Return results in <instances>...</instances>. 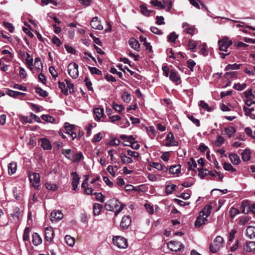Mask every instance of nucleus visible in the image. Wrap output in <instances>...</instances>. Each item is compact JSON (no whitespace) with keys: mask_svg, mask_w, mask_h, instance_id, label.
<instances>
[{"mask_svg":"<svg viewBox=\"0 0 255 255\" xmlns=\"http://www.w3.org/2000/svg\"><path fill=\"white\" fill-rule=\"evenodd\" d=\"M212 207L207 204L199 212L194 223L196 228H200L202 225L206 224L208 221L207 218L210 215Z\"/></svg>","mask_w":255,"mask_h":255,"instance_id":"1","label":"nucleus"},{"mask_svg":"<svg viewBox=\"0 0 255 255\" xmlns=\"http://www.w3.org/2000/svg\"><path fill=\"white\" fill-rule=\"evenodd\" d=\"M224 241L222 237L218 236L213 243L210 244L209 250L212 253H217L224 246Z\"/></svg>","mask_w":255,"mask_h":255,"instance_id":"2","label":"nucleus"},{"mask_svg":"<svg viewBox=\"0 0 255 255\" xmlns=\"http://www.w3.org/2000/svg\"><path fill=\"white\" fill-rule=\"evenodd\" d=\"M68 74L73 79H76L78 77V65L76 63H71L68 66Z\"/></svg>","mask_w":255,"mask_h":255,"instance_id":"3","label":"nucleus"},{"mask_svg":"<svg viewBox=\"0 0 255 255\" xmlns=\"http://www.w3.org/2000/svg\"><path fill=\"white\" fill-rule=\"evenodd\" d=\"M233 44L232 40H229L228 37H225L218 41L219 48L220 51H227L228 48Z\"/></svg>","mask_w":255,"mask_h":255,"instance_id":"4","label":"nucleus"},{"mask_svg":"<svg viewBox=\"0 0 255 255\" xmlns=\"http://www.w3.org/2000/svg\"><path fill=\"white\" fill-rule=\"evenodd\" d=\"M114 244L119 248L126 249L128 247V242L127 240L120 236L114 237L113 239Z\"/></svg>","mask_w":255,"mask_h":255,"instance_id":"5","label":"nucleus"},{"mask_svg":"<svg viewBox=\"0 0 255 255\" xmlns=\"http://www.w3.org/2000/svg\"><path fill=\"white\" fill-rule=\"evenodd\" d=\"M120 202L118 200L113 198L105 204V209L108 211H114L119 206Z\"/></svg>","mask_w":255,"mask_h":255,"instance_id":"6","label":"nucleus"},{"mask_svg":"<svg viewBox=\"0 0 255 255\" xmlns=\"http://www.w3.org/2000/svg\"><path fill=\"white\" fill-rule=\"evenodd\" d=\"M167 246L170 250L177 252L184 248V245L179 242L170 241L168 243Z\"/></svg>","mask_w":255,"mask_h":255,"instance_id":"7","label":"nucleus"},{"mask_svg":"<svg viewBox=\"0 0 255 255\" xmlns=\"http://www.w3.org/2000/svg\"><path fill=\"white\" fill-rule=\"evenodd\" d=\"M29 180L32 185L35 187L38 188L39 187V184L40 180V175L37 173H32L30 174Z\"/></svg>","mask_w":255,"mask_h":255,"instance_id":"8","label":"nucleus"},{"mask_svg":"<svg viewBox=\"0 0 255 255\" xmlns=\"http://www.w3.org/2000/svg\"><path fill=\"white\" fill-rule=\"evenodd\" d=\"M170 80L173 83H175L177 85L181 83V80L178 72L175 69H171L169 75Z\"/></svg>","mask_w":255,"mask_h":255,"instance_id":"9","label":"nucleus"},{"mask_svg":"<svg viewBox=\"0 0 255 255\" xmlns=\"http://www.w3.org/2000/svg\"><path fill=\"white\" fill-rule=\"evenodd\" d=\"M131 220L129 216H124L120 223V228L123 230L127 229L131 224Z\"/></svg>","mask_w":255,"mask_h":255,"instance_id":"10","label":"nucleus"},{"mask_svg":"<svg viewBox=\"0 0 255 255\" xmlns=\"http://www.w3.org/2000/svg\"><path fill=\"white\" fill-rule=\"evenodd\" d=\"M166 138L168 140V142L165 144L166 146H170L178 145V142L175 140L173 134L171 132H169L167 135Z\"/></svg>","mask_w":255,"mask_h":255,"instance_id":"11","label":"nucleus"},{"mask_svg":"<svg viewBox=\"0 0 255 255\" xmlns=\"http://www.w3.org/2000/svg\"><path fill=\"white\" fill-rule=\"evenodd\" d=\"M90 25L91 27L95 29L102 30L103 26L101 24V21L98 20V17L95 16L92 18L91 21Z\"/></svg>","mask_w":255,"mask_h":255,"instance_id":"12","label":"nucleus"},{"mask_svg":"<svg viewBox=\"0 0 255 255\" xmlns=\"http://www.w3.org/2000/svg\"><path fill=\"white\" fill-rule=\"evenodd\" d=\"M54 231L52 227H47L45 229V238L47 242H51L54 238Z\"/></svg>","mask_w":255,"mask_h":255,"instance_id":"13","label":"nucleus"},{"mask_svg":"<svg viewBox=\"0 0 255 255\" xmlns=\"http://www.w3.org/2000/svg\"><path fill=\"white\" fill-rule=\"evenodd\" d=\"M6 94L9 96L10 97L14 98H20L21 97L24 96L26 94L18 91H13L12 90L8 89L6 91Z\"/></svg>","mask_w":255,"mask_h":255,"instance_id":"14","label":"nucleus"},{"mask_svg":"<svg viewBox=\"0 0 255 255\" xmlns=\"http://www.w3.org/2000/svg\"><path fill=\"white\" fill-rule=\"evenodd\" d=\"M71 175L73 177V181L72 182L73 190H76L78 187L80 178L76 172H72Z\"/></svg>","mask_w":255,"mask_h":255,"instance_id":"15","label":"nucleus"},{"mask_svg":"<svg viewBox=\"0 0 255 255\" xmlns=\"http://www.w3.org/2000/svg\"><path fill=\"white\" fill-rule=\"evenodd\" d=\"M130 46L137 51L140 50V44L138 41L133 37L130 38L128 41Z\"/></svg>","mask_w":255,"mask_h":255,"instance_id":"16","label":"nucleus"},{"mask_svg":"<svg viewBox=\"0 0 255 255\" xmlns=\"http://www.w3.org/2000/svg\"><path fill=\"white\" fill-rule=\"evenodd\" d=\"M182 27L184 28V31L187 34L193 35L194 33L195 28L194 26H190L187 22H183L182 23Z\"/></svg>","mask_w":255,"mask_h":255,"instance_id":"17","label":"nucleus"},{"mask_svg":"<svg viewBox=\"0 0 255 255\" xmlns=\"http://www.w3.org/2000/svg\"><path fill=\"white\" fill-rule=\"evenodd\" d=\"M241 208L242 213L247 214L251 211V207L248 200H244L242 202Z\"/></svg>","mask_w":255,"mask_h":255,"instance_id":"18","label":"nucleus"},{"mask_svg":"<svg viewBox=\"0 0 255 255\" xmlns=\"http://www.w3.org/2000/svg\"><path fill=\"white\" fill-rule=\"evenodd\" d=\"M40 140L41 141V146L44 150H50L52 148V145L48 139L43 138H41Z\"/></svg>","mask_w":255,"mask_h":255,"instance_id":"19","label":"nucleus"},{"mask_svg":"<svg viewBox=\"0 0 255 255\" xmlns=\"http://www.w3.org/2000/svg\"><path fill=\"white\" fill-rule=\"evenodd\" d=\"M51 220H59L62 219L63 215L62 212L59 210L53 211L51 213Z\"/></svg>","mask_w":255,"mask_h":255,"instance_id":"20","label":"nucleus"},{"mask_svg":"<svg viewBox=\"0 0 255 255\" xmlns=\"http://www.w3.org/2000/svg\"><path fill=\"white\" fill-rule=\"evenodd\" d=\"M32 242L34 246H37L41 244L42 239L37 233H34L32 235Z\"/></svg>","mask_w":255,"mask_h":255,"instance_id":"21","label":"nucleus"},{"mask_svg":"<svg viewBox=\"0 0 255 255\" xmlns=\"http://www.w3.org/2000/svg\"><path fill=\"white\" fill-rule=\"evenodd\" d=\"M244 250L248 252H251L255 250V242L250 241L246 243Z\"/></svg>","mask_w":255,"mask_h":255,"instance_id":"22","label":"nucleus"},{"mask_svg":"<svg viewBox=\"0 0 255 255\" xmlns=\"http://www.w3.org/2000/svg\"><path fill=\"white\" fill-rule=\"evenodd\" d=\"M103 205L99 203H95L93 205V214L95 216L100 214Z\"/></svg>","mask_w":255,"mask_h":255,"instance_id":"23","label":"nucleus"},{"mask_svg":"<svg viewBox=\"0 0 255 255\" xmlns=\"http://www.w3.org/2000/svg\"><path fill=\"white\" fill-rule=\"evenodd\" d=\"M247 236L251 239L255 238V227L249 226L247 230Z\"/></svg>","mask_w":255,"mask_h":255,"instance_id":"24","label":"nucleus"},{"mask_svg":"<svg viewBox=\"0 0 255 255\" xmlns=\"http://www.w3.org/2000/svg\"><path fill=\"white\" fill-rule=\"evenodd\" d=\"M229 158L232 163L235 165H238L241 162L239 156L236 153L230 154Z\"/></svg>","mask_w":255,"mask_h":255,"instance_id":"25","label":"nucleus"},{"mask_svg":"<svg viewBox=\"0 0 255 255\" xmlns=\"http://www.w3.org/2000/svg\"><path fill=\"white\" fill-rule=\"evenodd\" d=\"M64 128L65 129L64 132L66 134H70V133L74 130L75 126L74 125H70L68 123H65L64 124Z\"/></svg>","mask_w":255,"mask_h":255,"instance_id":"26","label":"nucleus"},{"mask_svg":"<svg viewBox=\"0 0 255 255\" xmlns=\"http://www.w3.org/2000/svg\"><path fill=\"white\" fill-rule=\"evenodd\" d=\"M140 8L141 13L146 16H149L151 13L153 12V10L148 9L147 7L144 4H141Z\"/></svg>","mask_w":255,"mask_h":255,"instance_id":"27","label":"nucleus"},{"mask_svg":"<svg viewBox=\"0 0 255 255\" xmlns=\"http://www.w3.org/2000/svg\"><path fill=\"white\" fill-rule=\"evenodd\" d=\"M94 114L96 115L97 121L100 120V118L104 115V109L103 108H96L94 110Z\"/></svg>","mask_w":255,"mask_h":255,"instance_id":"28","label":"nucleus"},{"mask_svg":"<svg viewBox=\"0 0 255 255\" xmlns=\"http://www.w3.org/2000/svg\"><path fill=\"white\" fill-rule=\"evenodd\" d=\"M16 170V163L11 162L8 165V173L9 175L14 174Z\"/></svg>","mask_w":255,"mask_h":255,"instance_id":"29","label":"nucleus"},{"mask_svg":"<svg viewBox=\"0 0 255 255\" xmlns=\"http://www.w3.org/2000/svg\"><path fill=\"white\" fill-rule=\"evenodd\" d=\"M120 156L122 162L124 164H129L133 162V160L131 157L127 156L123 153L121 154Z\"/></svg>","mask_w":255,"mask_h":255,"instance_id":"30","label":"nucleus"},{"mask_svg":"<svg viewBox=\"0 0 255 255\" xmlns=\"http://www.w3.org/2000/svg\"><path fill=\"white\" fill-rule=\"evenodd\" d=\"M169 172L172 174L179 173L181 171V165H175L171 166L169 168Z\"/></svg>","mask_w":255,"mask_h":255,"instance_id":"31","label":"nucleus"},{"mask_svg":"<svg viewBox=\"0 0 255 255\" xmlns=\"http://www.w3.org/2000/svg\"><path fill=\"white\" fill-rule=\"evenodd\" d=\"M251 158V152L249 149H246L242 153V158L243 161H247L250 159Z\"/></svg>","mask_w":255,"mask_h":255,"instance_id":"32","label":"nucleus"},{"mask_svg":"<svg viewBox=\"0 0 255 255\" xmlns=\"http://www.w3.org/2000/svg\"><path fill=\"white\" fill-rule=\"evenodd\" d=\"M242 66L241 64H229L227 65V66L225 67V70L228 71L231 70H237L239 69Z\"/></svg>","mask_w":255,"mask_h":255,"instance_id":"33","label":"nucleus"},{"mask_svg":"<svg viewBox=\"0 0 255 255\" xmlns=\"http://www.w3.org/2000/svg\"><path fill=\"white\" fill-rule=\"evenodd\" d=\"M225 131L229 137H231L236 132V128L233 127H229L225 128Z\"/></svg>","mask_w":255,"mask_h":255,"instance_id":"34","label":"nucleus"},{"mask_svg":"<svg viewBox=\"0 0 255 255\" xmlns=\"http://www.w3.org/2000/svg\"><path fill=\"white\" fill-rule=\"evenodd\" d=\"M176 185L174 184H168L166 186V194H172L174 191H175L176 189Z\"/></svg>","mask_w":255,"mask_h":255,"instance_id":"35","label":"nucleus"},{"mask_svg":"<svg viewBox=\"0 0 255 255\" xmlns=\"http://www.w3.org/2000/svg\"><path fill=\"white\" fill-rule=\"evenodd\" d=\"M34 66L38 71H42L43 69V64L41 62V59L39 57H36L35 59Z\"/></svg>","mask_w":255,"mask_h":255,"instance_id":"36","label":"nucleus"},{"mask_svg":"<svg viewBox=\"0 0 255 255\" xmlns=\"http://www.w3.org/2000/svg\"><path fill=\"white\" fill-rule=\"evenodd\" d=\"M199 106L208 112H210L213 111V109L210 107L208 104L206 103L204 101H200L199 104Z\"/></svg>","mask_w":255,"mask_h":255,"instance_id":"37","label":"nucleus"},{"mask_svg":"<svg viewBox=\"0 0 255 255\" xmlns=\"http://www.w3.org/2000/svg\"><path fill=\"white\" fill-rule=\"evenodd\" d=\"M59 88L61 90L62 93L65 95H68V90L63 82H58Z\"/></svg>","mask_w":255,"mask_h":255,"instance_id":"38","label":"nucleus"},{"mask_svg":"<svg viewBox=\"0 0 255 255\" xmlns=\"http://www.w3.org/2000/svg\"><path fill=\"white\" fill-rule=\"evenodd\" d=\"M163 4L165 5V7H166V11L168 12H170L172 7V2L171 0H161Z\"/></svg>","mask_w":255,"mask_h":255,"instance_id":"39","label":"nucleus"},{"mask_svg":"<svg viewBox=\"0 0 255 255\" xmlns=\"http://www.w3.org/2000/svg\"><path fill=\"white\" fill-rule=\"evenodd\" d=\"M20 215V209L18 207H15L13 209V213L10 214L11 217L13 218H15L17 220H19Z\"/></svg>","mask_w":255,"mask_h":255,"instance_id":"40","label":"nucleus"},{"mask_svg":"<svg viewBox=\"0 0 255 255\" xmlns=\"http://www.w3.org/2000/svg\"><path fill=\"white\" fill-rule=\"evenodd\" d=\"M178 37V35L176 34L175 32H171L167 36L168 41L174 43Z\"/></svg>","mask_w":255,"mask_h":255,"instance_id":"41","label":"nucleus"},{"mask_svg":"<svg viewBox=\"0 0 255 255\" xmlns=\"http://www.w3.org/2000/svg\"><path fill=\"white\" fill-rule=\"evenodd\" d=\"M65 240L66 243L70 246L73 247L75 243V239L70 236L66 235L65 237Z\"/></svg>","mask_w":255,"mask_h":255,"instance_id":"42","label":"nucleus"},{"mask_svg":"<svg viewBox=\"0 0 255 255\" xmlns=\"http://www.w3.org/2000/svg\"><path fill=\"white\" fill-rule=\"evenodd\" d=\"M45 185L46 189L50 191H55L58 188L57 185L55 183L47 182Z\"/></svg>","mask_w":255,"mask_h":255,"instance_id":"43","label":"nucleus"},{"mask_svg":"<svg viewBox=\"0 0 255 255\" xmlns=\"http://www.w3.org/2000/svg\"><path fill=\"white\" fill-rule=\"evenodd\" d=\"M35 92L39 94V96L44 98L48 96V93L40 87L36 88Z\"/></svg>","mask_w":255,"mask_h":255,"instance_id":"44","label":"nucleus"},{"mask_svg":"<svg viewBox=\"0 0 255 255\" xmlns=\"http://www.w3.org/2000/svg\"><path fill=\"white\" fill-rule=\"evenodd\" d=\"M223 168L225 170L234 172L236 171V169L230 164L224 162L223 164Z\"/></svg>","mask_w":255,"mask_h":255,"instance_id":"45","label":"nucleus"},{"mask_svg":"<svg viewBox=\"0 0 255 255\" xmlns=\"http://www.w3.org/2000/svg\"><path fill=\"white\" fill-rule=\"evenodd\" d=\"M150 3L155 6L159 7L161 9H163L165 7V5H163L161 1H158V0H151Z\"/></svg>","mask_w":255,"mask_h":255,"instance_id":"46","label":"nucleus"},{"mask_svg":"<svg viewBox=\"0 0 255 255\" xmlns=\"http://www.w3.org/2000/svg\"><path fill=\"white\" fill-rule=\"evenodd\" d=\"M188 165L189 170H194V168L197 167V164L193 157L190 158V161L188 162Z\"/></svg>","mask_w":255,"mask_h":255,"instance_id":"47","label":"nucleus"},{"mask_svg":"<svg viewBox=\"0 0 255 255\" xmlns=\"http://www.w3.org/2000/svg\"><path fill=\"white\" fill-rule=\"evenodd\" d=\"M197 45V43L196 41L190 40L188 42L187 47H188V49L191 50V51H194Z\"/></svg>","mask_w":255,"mask_h":255,"instance_id":"48","label":"nucleus"},{"mask_svg":"<svg viewBox=\"0 0 255 255\" xmlns=\"http://www.w3.org/2000/svg\"><path fill=\"white\" fill-rule=\"evenodd\" d=\"M224 77L228 79L233 78H237L238 74L237 72H228L224 74Z\"/></svg>","mask_w":255,"mask_h":255,"instance_id":"49","label":"nucleus"},{"mask_svg":"<svg viewBox=\"0 0 255 255\" xmlns=\"http://www.w3.org/2000/svg\"><path fill=\"white\" fill-rule=\"evenodd\" d=\"M65 81L66 83V88L67 89L69 90V92L70 93H73L75 92L74 91V85L73 84L71 83L67 79L65 80Z\"/></svg>","mask_w":255,"mask_h":255,"instance_id":"50","label":"nucleus"},{"mask_svg":"<svg viewBox=\"0 0 255 255\" xmlns=\"http://www.w3.org/2000/svg\"><path fill=\"white\" fill-rule=\"evenodd\" d=\"M84 158V156L81 152H79L78 153H76L74 155V158L73 159V162L75 163L79 162L81 160Z\"/></svg>","mask_w":255,"mask_h":255,"instance_id":"51","label":"nucleus"},{"mask_svg":"<svg viewBox=\"0 0 255 255\" xmlns=\"http://www.w3.org/2000/svg\"><path fill=\"white\" fill-rule=\"evenodd\" d=\"M247 87V84L246 83L244 84H240L239 83L235 84L233 88L238 91H242L244 89L246 88Z\"/></svg>","mask_w":255,"mask_h":255,"instance_id":"52","label":"nucleus"},{"mask_svg":"<svg viewBox=\"0 0 255 255\" xmlns=\"http://www.w3.org/2000/svg\"><path fill=\"white\" fill-rule=\"evenodd\" d=\"M88 69L92 74L101 75L102 74V71L96 67L89 66Z\"/></svg>","mask_w":255,"mask_h":255,"instance_id":"53","label":"nucleus"},{"mask_svg":"<svg viewBox=\"0 0 255 255\" xmlns=\"http://www.w3.org/2000/svg\"><path fill=\"white\" fill-rule=\"evenodd\" d=\"M122 99L126 103H128L131 100V96L127 92H125L122 95Z\"/></svg>","mask_w":255,"mask_h":255,"instance_id":"54","label":"nucleus"},{"mask_svg":"<svg viewBox=\"0 0 255 255\" xmlns=\"http://www.w3.org/2000/svg\"><path fill=\"white\" fill-rule=\"evenodd\" d=\"M41 118L43 120L49 123H53L55 121L53 117L48 115H43Z\"/></svg>","mask_w":255,"mask_h":255,"instance_id":"55","label":"nucleus"},{"mask_svg":"<svg viewBox=\"0 0 255 255\" xmlns=\"http://www.w3.org/2000/svg\"><path fill=\"white\" fill-rule=\"evenodd\" d=\"M13 194L15 198L17 200H20L21 198V194L20 193L19 191L17 190V188L14 187L13 189Z\"/></svg>","mask_w":255,"mask_h":255,"instance_id":"56","label":"nucleus"},{"mask_svg":"<svg viewBox=\"0 0 255 255\" xmlns=\"http://www.w3.org/2000/svg\"><path fill=\"white\" fill-rule=\"evenodd\" d=\"M225 139L224 137L221 135H218L217 139L215 142L216 146L219 147L224 142Z\"/></svg>","mask_w":255,"mask_h":255,"instance_id":"57","label":"nucleus"},{"mask_svg":"<svg viewBox=\"0 0 255 255\" xmlns=\"http://www.w3.org/2000/svg\"><path fill=\"white\" fill-rule=\"evenodd\" d=\"M85 84L89 91H93V88L92 87V83L91 81L89 80L88 77H86L84 80Z\"/></svg>","mask_w":255,"mask_h":255,"instance_id":"58","label":"nucleus"},{"mask_svg":"<svg viewBox=\"0 0 255 255\" xmlns=\"http://www.w3.org/2000/svg\"><path fill=\"white\" fill-rule=\"evenodd\" d=\"M147 131L151 138H153L156 133L155 129L153 126H150L147 128Z\"/></svg>","mask_w":255,"mask_h":255,"instance_id":"59","label":"nucleus"},{"mask_svg":"<svg viewBox=\"0 0 255 255\" xmlns=\"http://www.w3.org/2000/svg\"><path fill=\"white\" fill-rule=\"evenodd\" d=\"M94 194L96 196V200L101 203H103L104 202V196L102 193L95 192L94 193Z\"/></svg>","mask_w":255,"mask_h":255,"instance_id":"60","label":"nucleus"},{"mask_svg":"<svg viewBox=\"0 0 255 255\" xmlns=\"http://www.w3.org/2000/svg\"><path fill=\"white\" fill-rule=\"evenodd\" d=\"M188 118L191 121H192L194 124H195L197 127H200V123L198 119L195 118L193 115H190L188 116Z\"/></svg>","mask_w":255,"mask_h":255,"instance_id":"61","label":"nucleus"},{"mask_svg":"<svg viewBox=\"0 0 255 255\" xmlns=\"http://www.w3.org/2000/svg\"><path fill=\"white\" fill-rule=\"evenodd\" d=\"M187 67L190 69L191 71H193V68L196 65L195 62L192 59H189L187 62Z\"/></svg>","mask_w":255,"mask_h":255,"instance_id":"62","label":"nucleus"},{"mask_svg":"<svg viewBox=\"0 0 255 255\" xmlns=\"http://www.w3.org/2000/svg\"><path fill=\"white\" fill-rule=\"evenodd\" d=\"M113 109L119 113H121L123 110L124 107L121 105H118L115 103H113Z\"/></svg>","mask_w":255,"mask_h":255,"instance_id":"63","label":"nucleus"},{"mask_svg":"<svg viewBox=\"0 0 255 255\" xmlns=\"http://www.w3.org/2000/svg\"><path fill=\"white\" fill-rule=\"evenodd\" d=\"M26 55L27 58L26 59V62L27 66H32L33 65V58L28 53H26Z\"/></svg>","mask_w":255,"mask_h":255,"instance_id":"64","label":"nucleus"}]
</instances>
